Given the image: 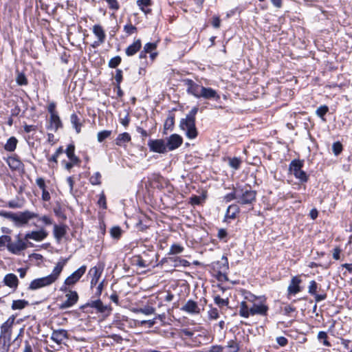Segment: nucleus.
I'll return each instance as SVG.
<instances>
[{
	"instance_id": "nucleus-1",
	"label": "nucleus",
	"mask_w": 352,
	"mask_h": 352,
	"mask_svg": "<svg viewBox=\"0 0 352 352\" xmlns=\"http://www.w3.org/2000/svg\"><path fill=\"white\" fill-rule=\"evenodd\" d=\"M69 259V258H60L50 274L32 280L29 285L28 289L37 290L43 287H49L54 284L59 278L61 272Z\"/></svg>"
},
{
	"instance_id": "nucleus-2",
	"label": "nucleus",
	"mask_w": 352,
	"mask_h": 352,
	"mask_svg": "<svg viewBox=\"0 0 352 352\" xmlns=\"http://www.w3.org/2000/svg\"><path fill=\"white\" fill-rule=\"evenodd\" d=\"M268 309V306L265 303V300L262 298L252 304L251 307L247 305L246 301H242L239 306V315L245 318H248L250 316L254 315L264 316L267 315Z\"/></svg>"
},
{
	"instance_id": "nucleus-3",
	"label": "nucleus",
	"mask_w": 352,
	"mask_h": 352,
	"mask_svg": "<svg viewBox=\"0 0 352 352\" xmlns=\"http://www.w3.org/2000/svg\"><path fill=\"white\" fill-rule=\"evenodd\" d=\"M198 112V107H194L190 112L182 118L179 122L181 130L185 132L186 137L189 139H195L198 135L195 126V116Z\"/></svg>"
},
{
	"instance_id": "nucleus-4",
	"label": "nucleus",
	"mask_w": 352,
	"mask_h": 352,
	"mask_svg": "<svg viewBox=\"0 0 352 352\" xmlns=\"http://www.w3.org/2000/svg\"><path fill=\"white\" fill-rule=\"evenodd\" d=\"M38 217V214L36 212L30 210H25L23 212H19L16 213L13 212L12 221L17 227H21L26 225L30 220Z\"/></svg>"
},
{
	"instance_id": "nucleus-5",
	"label": "nucleus",
	"mask_w": 352,
	"mask_h": 352,
	"mask_svg": "<svg viewBox=\"0 0 352 352\" xmlns=\"http://www.w3.org/2000/svg\"><path fill=\"white\" fill-rule=\"evenodd\" d=\"M256 191L247 188L237 187V202L240 204H250L256 199Z\"/></svg>"
},
{
	"instance_id": "nucleus-6",
	"label": "nucleus",
	"mask_w": 352,
	"mask_h": 352,
	"mask_svg": "<svg viewBox=\"0 0 352 352\" xmlns=\"http://www.w3.org/2000/svg\"><path fill=\"white\" fill-rule=\"evenodd\" d=\"M302 166L303 163L300 160H292L289 164V171L301 182H306L308 177L306 173L302 170Z\"/></svg>"
},
{
	"instance_id": "nucleus-7",
	"label": "nucleus",
	"mask_w": 352,
	"mask_h": 352,
	"mask_svg": "<svg viewBox=\"0 0 352 352\" xmlns=\"http://www.w3.org/2000/svg\"><path fill=\"white\" fill-rule=\"evenodd\" d=\"M213 269L217 272V278L219 280H228V278L226 272L228 270V261L226 256H223L221 260L212 264Z\"/></svg>"
},
{
	"instance_id": "nucleus-8",
	"label": "nucleus",
	"mask_w": 352,
	"mask_h": 352,
	"mask_svg": "<svg viewBox=\"0 0 352 352\" xmlns=\"http://www.w3.org/2000/svg\"><path fill=\"white\" fill-rule=\"evenodd\" d=\"M60 289L61 291L67 292V294H65L66 300L60 305V309H64L74 306L78 300L77 292L72 290L67 291L64 286H63Z\"/></svg>"
},
{
	"instance_id": "nucleus-9",
	"label": "nucleus",
	"mask_w": 352,
	"mask_h": 352,
	"mask_svg": "<svg viewBox=\"0 0 352 352\" xmlns=\"http://www.w3.org/2000/svg\"><path fill=\"white\" fill-rule=\"evenodd\" d=\"M86 270V265H82L65 280L64 285L71 286L76 284L85 273Z\"/></svg>"
},
{
	"instance_id": "nucleus-10",
	"label": "nucleus",
	"mask_w": 352,
	"mask_h": 352,
	"mask_svg": "<svg viewBox=\"0 0 352 352\" xmlns=\"http://www.w3.org/2000/svg\"><path fill=\"white\" fill-rule=\"evenodd\" d=\"M92 32L97 37L98 40L94 41L92 44L93 47H97L101 44L104 43L106 39V34L102 27L96 24L93 26Z\"/></svg>"
},
{
	"instance_id": "nucleus-11",
	"label": "nucleus",
	"mask_w": 352,
	"mask_h": 352,
	"mask_svg": "<svg viewBox=\"0 0 352 352\" xmlns=\"http://www.w3.org/2000/svg\"><path fill=\"white\" fill-rule=\"evenodd\" d=\"M148 146L151 151L164 153L166 151V146L164 141L162 139L149 140Z\"/></svg>"
},
{
	"instance_id": "nucleus-12",
	"label": "nucleus",
	"mask_w": 352,
	"mask_h": 352,
	"mask_svg": "<svg viewBox=\"0 0 352 352\" xmlns=\"http://www.w3.org/2000/svg\"><path fill=\"white\" fill-rule=\"evenodd\" d=\"M15 318L14 316H10L5 322L1 326V338L10 339L12 335V327L14 324Z\"/></svg>"
},
{
	"instance_id": "nucleus-13",
	"label": "nucleus",
	"mask_w": 352,
	"mask_h": 352,
	"mask_svg": "<svg viewBox=\"0 0 352 352\" xmlns=\"http://www.w3.org/2000/svg\"><path fill=\"white\" fill-rule=\"evenodd\" d=\"M302 280L300 278L299 276H293L287 287L288 295H296L300 292L302 291L300 286Z\"/></svg>"
},
{
	"instance_id": "nucleus-14",
	"label": "nucleus",
	"mask_w": 352,
	"mask_h": 352,
	"mask_svg": "<svg viewBox=\"0 0 352 352\" xmlns=\"http://www.w3.org/2000/svg\"><path fill=\"white\" fill-rule=\"evenodd\" d=\"M47 236L48 232L44 228H41L38 230H34L27 233L25 235V239H32L35 241L40 242L45 239Z\"/></svg>"
},
{
	"instance_id": "nucleus-15",
	"label": "nucleus",
	"mask_w": 352,
	"mask_h": 352,
	"mask_svg": "<svg viewBox=\"0 0 352 352\" xmlns=\"http://www.w3.org/2000/svg\"><path fill=\"white\" fill-rule=\"evenodd\" d=\"M26 248V243L21 239H20L19 236H18V239L15 242H12L10 241L8 243V245H7V249L8 251L15 254H19Z\"/></svg>"
},
{
	"instance_id": "nucleus-16",
	"label": "nucleus",
	"mask_w": 352,
	"mask_h": 352,
	"mask_svg": "<svg viewBox=\"0 0 352 352\" xmlns=\"http://www.w3.org/2000/svg\"><path fill=\"white\" fill-rule=\"evenodd\" d=\"M181 310L192 315H197L201 312V309L197 302L192 300H188L184 305L182 306Z\"/></svg>"
},
{
	"instance_id": "nucleus-17",
	"label": "nucleus",
	"mask_w": 352,
	"mask_h": 352,
	"mask_svg": "<svg viewBox=\"0 0 352 352\" xmlns=\"http://www.w3.org/2000/svg\"><path fill=\"white\" fill-rule=\"evenodd\" d=\"M183 142L182 138L178 134H172L167 139V143L166 144V148L169 151H173L179 147Z\"/></svg>"
},
{
	"instance_id": "nucleus-18",
	"label": "nucleus",
	"mask_w": 352,
	"mask_h": 352,
	"mask_svg": "<svg viewBox=\"0 0 352 352\" xmlns=\"http://www.w3.org/2000/svg\"><path fill=\"white\" fill-rule=\"evenodd\" d=\"M186 83L188 86L187 92L196 98H200V92L203 86L195 83L192 80H187Z\"/></svg>"
},
{
	"instance_id": "nucleus-19",
	"label": "nucleus",
	"mask_w": 352,
	"mask_h": 352,
	"mask_svg": "<svg viewBox=\"0 0 352 352\" xmlns=\"http://www.w3.org/2000/svg\"><path fill=\"white\" fill-rule=\"evenodd\" d=\"M67 338V331L62 329L54 330L51 336V339L58 344H60Z\"/></svg>"
},
{
	"instance_id": "nucleus-20",
	"label": "nucleus",
	"mask_w": 352,
	"mask_h": 352,
	"mask_svg": "<svg viewBox=\"0 0 352 352\" xmlns=\"http://www.w3.org/2000/svg\"><path fill=\"white\" fill-rule=\"evenodd\" d=\"M200 98L218 100H219L220 96L214 89L210 87H202L201 91L200 92Z\"/></svg>"
},
{
	"instance_id": "nucleus-21",
	"label": "nucleus",
	"mask_w": 352,
	"mask_h": 352,
	"mask_svg": "<svg viewBox=\"0 0 352 352\" xmlns=\"http://www.w3.org/2000/svg\"><path fill=\"white\" fill-rule=\"evenodd\" d=\"M67 226L64 224L57 225L55 224L54 226L53 234L54 236L58 242H60V240L65 236L67 233Z\"/></svg>"
},
{
	"instance_id": "nucleus-22",
	"label": "nucleus",
	"mask_w": 352,
	"mask_h": 352,
	"mask_svg": "<svg viewBox=\"0 0 352 352\" xmlns=\"http://www.w3.org/2000/svg\"><path fill=\"white\" fill-rule=\"evenodd\" d=\"M167 262H170L173 263V266L174 267H189L190 263L186 259L182 258L179 256H171L166 258Z\"/></svg>"
},
{
	"instance_id": "nucleus-23",
	"label": "nucleus",
	"mask_w": 352,
	"mask_h": 352,
	"mask_svg": "<svg viewBox=\"0 0 352 352\" xmlns=\"http://www.w3.org/2000/svg\"><path fill=\"white\" fill-rule=\"evenodd\" d=\"M9 167L13 170H19L23 168V164L16 156L9 157L6 160Z\"/></svg>"
},
{
	"instance_id": "nucleus-24",
	"label": "nucleus",
	"mask_w": 352,
	"mask_h": 352,
	"mask_svg": "<svg viewBox=\"0 0 352 352\" xmlns=\"http://www.w3.org/2000/svg\"><path fill=\"white\" fill-rule=\"evenodd\" d=\"M3 283L10 288L16 289L19 285V280L15 274L10 273L5 276Z\"/></svg>"
},
{
	"instance_id": "nucleus-25",
	"label": "nucleus",
	"mask_w": 352,
	"mask_h": 352,
	"mask_svg": "<svg viewBox=\"0 0 352 352\" xmlns=\"http://www.w3.org/2000/svg\"><path fill=\"white\" fill-rule=\"evenodd\" d=\"M131 140V137L129 133L124 132L120 133L115 140L117 146L125 148L126 144Z\"/></svg>"
},
{
	"instance_id": "nucleus-26",
	"label": "nucleus",
	"mask_w": 352,
	"mask_h": 352,
	"mask_svg": "<svg viewBox=\"0 0 352 352\" xmlns=\"http://www.w3.org/2000/svg\"><path fill=\"white\" fill-rule=\"evenodd\" d=\"M239 212V208L236 204H232L228 206L226 215H225V221H229L230 219H234L236 218V214Z\"/></svg>"
},
{
	"instance_id": "nucleus-27",
	"label": "nucleus",
	"mask_w": 352,
	"mask_h": 352,
	"mask_svg": "<svg viewBox=\"0 0 352 352\" xmlns=\"http://www.w3.org/2000/svg\"><path fill=\"white\" fill-rule=\"evenodd\" d=\"M49 122L50 124L48 129L54 131H57L60 127L62 126V122L58 114L51 115Z\"/></svg>"
},
{
	"instance_id": "nucleus-28",
	"label": "nucleus",
	"mask_w": 352,
	"mask_h": 352,
	"mask_svg": "<svg viewBox=\"0 0 352 352\" xmlns=\"http://www.w3.org/2000/svg\"><path fill=\"white\" fill-rule=\"evenodd\" d=\"M89 273L91 275V287L93 288L97 285L102 272L97 267H94L90 270Z\"/></svg>"
},
{
	"instance_id": "nucleus-29",
	"label": "nucleus",
	"mask_w": 352,
	"mask_h": 352,
	"mask_svg": "<svg viewBox=\"0 0 352 352\" xmlns=\"http://www.w3.org/2000/svg\"><path fill=\"white\" fill-rule=\"evenodd\" d=\"M142 44L140 40L138 39L134 41L126 49V54L128 56H131L136 54L141 48Z\"/></svg>"
},
{
	"instance_id": "nucleus-30",
	"label": "nucleus",
	"mask_w": 352,
	"mask_h": 352,
	"mask_svg": "<svg viewBox=\"0 0 352 352\" xmlns=\"http://www.w3.org/2000/svg\"><path fill=\"white\" fill-rule=\"evenodd\" d=\"M133 312L136 314L141 313L145 316H150L155 314V309L153 307V306H151L150 305H146L145 306L141 308L133 309Z\"/></svg>"
},
{
	"instance_id": "nucleus-31",
	"label": "nucleus",
	"mask_w": 352,
	"mask_h": 352,
	"mask_svg": "<svg viewBox=\"0 0 352 352\" xmlns=\"http://www.w3.org/2000/svg\"><path fill=\"white\" fill-rule=\"evenodd\" d=\"M137 5L145 14L151 13V10L149 8L151 5V0H138Z\"/></svg>"
},
{
	"instance_id": "nucleus-32",
	"label": "nucleus",
	"mask_w": 352,
	"mask_h": 352,
	"mask_svg": "<svg viewBox=\"0 0 352 352\" xmlns=\"http://www.w3.org/2000/svg\"><path fill=\"white\" fill-rule=\"evenodd\" d=\"M75 146L74 144H69L65 151L67 157L73 163H78L79 162L78 158L74 154Z\"/></svg>"
},
{
	"instance_id": "nucleus-33",
	"label": "nucleus",
	"mask_w": 352,
	"mask_h": 352,
	"mask_svg": "<svg viewBox=\"0 0 352 352\" xmlns=\"http://www.w3.org/2000/svg\"><path fill=\"white\" fill-rule=\"evenodd\" d=\"M18 140L15 137H11L10 138L5 146L4 149L7 151L12 152L16 149V144H17Z\"/></svg>"
},
{
	"instance_id": "nucleus-34",
	"label": "nucleus",
	"mask_w": 352,
	"mask_h": 352,
	"mask_svg": "<svg viewBox=\"0 0 352 352\" xmlns=\"http://www.w3.org/2000/svg\"><path fill=\"white\" fill-rule=\"evenodd\" d=\"M184 250V248L182 245L178 243H173L170 245L168 254L173 256L181 254Z\"/></svg>"
},
{
	"instance_id": "nucleus-35",
	"label": "nucleus",
	"mask_w": 352,
	"mask_h": 352,
	"mask_svg": "<svg viewBox=\"0 0 352 352\" xmlns=\"http://www.w3.org/2000/svg\"><path fill=\"white\" fill-rule=\"evenodd\" d=\"M70 121L73 126L76 129V133H79L81 130L82 124L80 122V119L78 118V116L75 113L72 114L70 117Z\"/></svg>"
},
{
	"instance_id": "nucleus-36",
	"label": "nucleus",
	"mask_w": 352,
	"mask_h": 352,
	"mask_svg": "<svg viewBox=\"0 0 352 352\" xmlns=\"http://www.w3.org/2000/svg\"><path fill=\"white\" fill-rule=\"evenodd\" d=\"M239 349V345L232 340L228 342V344L223 346V352H238Z\"/></svg>"
},
{
	"instance_id": "nucleus-37",
	"label": "nucleus",
	"mask_w": 352,
	"mask_h": 352,
	"mask_svg": "<svg viewBox=\"0 0 352 352\" xmlns=\"http://www.w3.org/2000/svg\"><path fill=\"white\" fill-rule=\"evenodd\" d=\"M28 305V302L25 300H13L12 304V309L14 310L16 309H22L25 308Z\"/></svg>"
},
{
	"instance_id": "nucleus-38",
	"label": "nucleus",
	"mask_w": 352,
	"mask_h": 352,
	"mask_svg": "<svg viewBox=\"0 0 352 352\" xmlns=\"http://www.w3.org/2000/svg\"><path fill=\"white\" fill-rule=\"evenodd\" d=\"M243 295H244V300L243 301H246L247 304L248 302L254 304L256 302L261 300V297L256 296L254 294H252L250 292H244Z\"/></svg>"
},
{
	"instance_id": "nucleus-39",
	"label": "nucleus",
	"mask_w": 352,
	"mask_h": 352,
	"mask_svg": "<svg viewBox=\"0 0 352 352\" xmlns=\"http://www.w3.org/2000/svg\"><path fill=\"white\" fill-rule=\"evenodd\" d=\"M329 111V107L327 105L320 106L316 111V115L320 117L323 121H326L324 118L325 114Z\"/></svg>"
},
{
	"instance_id": "nucleus-40",
	"label": "nucleus",
	"mask_w": 352,
	"mask_h": 352,
	"mask_svg": "<svg viewBox=\"0 0 352 352\" xmlns=\"http://www.w3.org/2000/svg\"><path fill=\"white\" fill-rule=\"evenodd\" d=\"M111 135V131L104 130L98 133L97 140L99 142H103L105 139L108 138Z\"/></svg>"
},
{
	"instance_id": "nucleus-41",
	"label": "nucleus",
	"mask_w": 352,
	"mask_h": 352,
	"mask_svg": "<svg viewBox=\"0 0 352 352\" xmlns=\"http://www.w3.org/2000/svg\"><path fill=\"white\" fill-rule=\"evenodd\" d=\"M122 234V230L119 226H114L110 230V234L112 238L118 239Z\"/></svg>"
},
{
	"instance_id": "nucleus-42",
	"label": "nucleus",
	"mask_w": 352,
	"mask_h": 352,
	"mask_svg": "<svg viewBox=\"0 0 352 352\" xmlns=\"http://www.w3.org/2000/svg\"><path fill=\"white\" fill-rule=\"evenodd\" d=\"M91 307L96 308L100 312H104L107 309V307L100 300L92 302Z\"/></svg>"
},
{
	"instance_id": "nucleus-43",
	"label": "nucleus",
	"mask_w": 352,
	"mask_h": 352,
	"mask_svg": "<svg viewBox=\"0 0 352 352\" xmlns=\"http://www.w3.org/2000/svg\"><path fill=\"white\" fill-rule=\"evenodd\" d=\"M223 199L226 202H230L234 199L237 200V187L234 188L232 192L225 195Z\"/></svg>"
},
{
	"instance_id": "nucleus-44",
	"label": "nucleus",
	"mask_w": 352,
	"mask_h": 352,
	"mask_svg": "<svg viewBox=\"0 0 352 352\" xmlns=\"http://www.w3.org/2000/svg\"><path fill=\"white\" fill-rule=\"evenodd\" d=\"M16 82L19 85H28V79L23 73H18L16 78Z\"/></svg>"
},
{
	"instance_id": "nucleus-45",
	"label": "nucleus",
	"mask_w": 352,
	"mask_h": 352,
	"mask_svg": "<svg viewBox=\"0 0 352 352\" xmlns=\"http://www.w3.org/2000/svg\"><path fill=\"white\" fill-rule=\"evenodd\" d=\"M11 237L8 235H2L0 236V250H3L6 246L8 245Z\"/></svg>"
},
{
	"instance_id": "nucleus-46",
	"label": "nucleus",
	"mask_w": 352,
	"mask_h": 352,
	"mask_svg": "<svg viewBox=\"0 0 352 352\" xmlns=\"http://www.w3.org/2000/svg\"><path fill=\"white\" fill-rule=\"evenodd\" d=\"M101 175L99 172L95 173L89 179V181L92 185H100Z\"/></svg>"
},
{
	"instance_id": "nucleus-47",
	"label": "nucleus",
	"mask_w": 352,
	"mask_h": 352,
	"mask_svg": "<svg viewBox=\"0 0 352 352\" xmlns=\"http://www.w3.org/2000/svg\"><path fill=\"white\" fill-rule=\"evenodd\" d=\"M137 326H143L144 324H148V327H152L156 323V318H153L148 320H137L135 322Z\"/></svg>"
},
{
	"instance_id": "nucleus-48",
	"label": "nucleus",
	"mask_w": 352,
	"mask_h": 352,
	"mask_svg": "<svg viewBox=\"0 0 352 352\" xmlns=\"http://www.w3.org/2000/svg\"><path fill=\"white\" fill-rule=\"evenodd\" d=\"M121 63V58L119 56H116L110 59L109 62V67L111 68H116Z\"/></svg>"
},
{
	"instance_id": "nucleus-49",
	"label": "nucleus",
	"mask_w": 352,
	"mask_h": 352,
	"mask_svg": "<svg viewBox=\"0 0 352 352\" xmlns=\"http://www.w3.org/2000/svg\"><path fill=\"white\" fill-rule=\"evenodd\" d=\"M318 338L320 340L323 341V344L327 346H329L331 344L327 340V334L324 331H320L318 334Z\"/></svg>"
},
{
	"instance_id": "nucleus-50",
	"label": "nucleus",
	"mask_w": 352,
	"mask_h": 352,
	"mask_svg": "<svg viewBox=\"0 0 352 352\" xmlns=\"http://www.w3.org/2000/svg\"><path fill=\"white\" fill-rule=\"evenodd\" d=\"M318 289V284L315 280H311L309 283V285L308 287V292L311 295H316V293Z\"/></svg>"
},
{
	"instance_id": "nucleus-51",
	"label": "nucleus",
	"mask_w": 352,
	"mask_h": 352,
	"mask_svg": "<svg viewBox=\"0 0 352 352\" xmlns=\"http://www.w3.org/2000/svg\"><path fill=\"white\" fill-rule=\"evenodd\" d=\"M215 304L220 307L227 306L228 305V300L221 298L219 296H216L214 298Z\"/></svg>"
},
{
	"instance_id": "nucleus-52",
	"label": "nucleus",
	"mask_w": 352,
	"mask_h": 352,
	"mask_svg": "<svg viewBox=\"0 0 352 352\" xmlns=\"http://www.w3.org/2000/svg\"><path fill=\"white\" fill-rule=\"evenodd\" d=\"M137 28L131 23H128L124 26V31L128 34L131 35L135 33Z\"/></svg>"
},
{
	"instance_id": "nucleus-53",
	"label": "nucleus",
	"mask_w": 352,
	"mask_h": 352,
	"mask_svg": "<svg viewBox=\"0 0 352 352\" xmlns=\"http://www.w3.org/2000/svg\"><path fill=\"white\" fill-rule=\"evenodd\" d=\"M332 150L336 155H338L342 151V145L340 142H336L333 144Z\"/></svg>"
},
{
	"instance_id": "nucleus-54",
	"label": "nucleus",
	"mask_w": 352,
	"mask_h": 352,
	"mask_svg": "<svg viewBox=\"0 0 352 352\" xmlns=\"http://www.w3.org/2000/svg\"><path fill=\"white\" fill-rule=\"evenodd\" d=\"M208 318L210 320H217L219 315V311L217 308H211L208 312Z\"/></svg>"
},
{
	"instance_id": "nucleus-55",
	"label": "nucleus",
	"mask_w": 352,
	"mask_h": 352,
	"mask_svg": "<svg viewBox=\"0 0 352 352\" xmlns=\"http://www.w3.org/2000/svg\"><path fill=\"white\" fill-rule=\"evenodd\" d=\"M108 3L109 8L115 11L120 8L119 3L117 0H105Z\"/></svg>"
},
{
	"instance_id": "nucleus-56",
	"label": "nucleus",
	"mask_w": 352,
	"mask_h": 352,
	"mask_svg": "<svg viewBox=\"0 0 352 352\" xmlns=\"http://www.w3.org/2000/svg\"><path fill=\"white\" fill-rule=\"evenodd\" d=\"M229 164L232 168L238 169L241 164V160L237 157H234L230 160Z\"/></svg>"
},
{
	"instance_id": "nucleus-57",
	"label": "nucleus",
	"mask_w": 352,
	"mask_h": 352,
	"mask_svg": "<svg viewBox=\"0 0 352 352\" xmlns=\"http://www.w3.org/2000/svg\"><path fill=\"white\" fill-rule=\"evenodd\" d=\"M157 47V45L154 43H147L144 47L145 53H151V52Z\"/></svg>"
},
{
	"instance_id": "nucleus-58",
	"label": "nucleus",
	"mask_w": 352,
	"mask_h": 352,
	"mask_svg": "<svg viewBox=\"0 0 352 352\" xmlns=\"http://www.w3.org/2000/svg\"><path fill=\"white\" fill-rule=\"evenodd\" d=\"M40 221H41L45 225L49 226L53 223V220L47 215H44L41 217H38Z\"/></svg>"
},
{
	"instance_id": "nucleus-59",
	"label": "nucleus",
	"mask_w": 352,
	"mask_h": 352,
	"mask_svg": "<svg viewBox=\"0 0 352 352\" xmlns=\"http://www.w3.org/2000/svg\"><path fill=\"white\" fill-rule=\"evenodd\" d=\"M98 204L99 206H100L102 208L106 209L107 208V203H106V197L103 192H102L100 195V198L98 201Z\"/></svg>"
},
{
	"instance_id": "nucleus-60",
	"label": "nucleus",
	"mask_w": 352,
	"mask_h": 352,
	"mask_svg": "<svg viewBox=\"0 0 352 352\" xmlns=\"http://www.w3.org/2000/svg\"><path fill=\"white\" fill-rule=\"evenodd\" d=\"M179 335L181 337L185 336L188 338H191L194 335V332L188 329H183L180 330Z\"/></svg>"
},
{
	"instance_id": "nucleus-61",
	"label": "nucleus",
	"mask_w": 352,
	"mask_h": 352,
	"mask_svg": "<svg viewBox=\"0 0 352 352\" xmlns=\"http://www.w3.org/2000/svg\"><path fill=\"white\" fill-rule=\"evenodd\" d=\"M114 78L116 82V85H120L122 80V72L121 69H117L116 71V75Z\"/></svg>"
},
{
	"instance_id": "nucleus-62",
	"label": "nucleus",
	"mask_w": 352,
	"mask_h": 352,
	"mask_svg": "<svg viewBox=\"0 0 352 352\" xmlns=\"http://www.w3.org/2000/svg\"><path fill=\"white\" fill-rule=\"evenodd\" d=\"M209 352H223V346L220 345H213L210 346Z\"/></svg>"
},
{
	"instance_id": "nucleus-63",
	"label": "nucleus",
	"mask_w": 352,
	"mask_h": 352,
	"mask_svg": "<svg viewBox=\"0 0 352 352\" xmlns=\"http://www.w3.org/2000/svg\"><path fill=\"white\" fill-rule=\"evenodd\" d=\"M276 342L280 346H285L287 344V339L283 336H280L276 338Z\"/></svg>"
},
{
	"instance_id": "nucleus-64",
	"label": "nucleus",
	"mask_w": 352,
	"mask_h": 352,
	"mask_svg": "<svg viewBox=\"0 0 352 352\" xmlns=\"http://www.w3.org/2000/svg\"><path fill=\"white\" fill-rule=\"evenodd\" d=\"M36 183L37 184V186L41 189V190H44L45 188V180L41 178V177H38L36 179Z\"/></svg>"
}]
</instances>
